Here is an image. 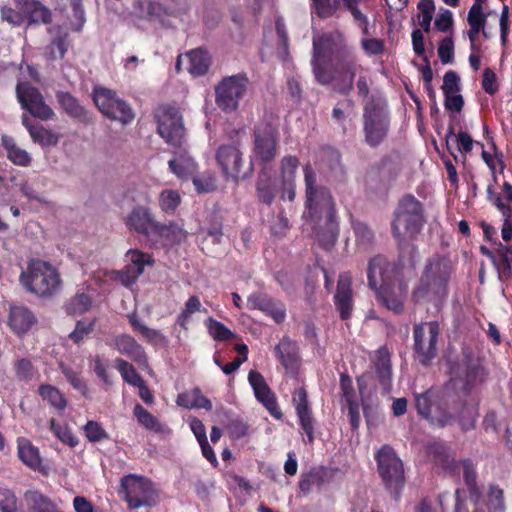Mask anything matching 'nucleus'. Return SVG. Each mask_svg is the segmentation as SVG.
<instances>
[{
	"mask_svg": "<svg viewBox=\"0 0 512 512\" xmlns=\"http://www.w3.org/2000/svg\"><path fill=\"white\" fill-rule=\"evenodd\" d=\"M16 93L22 108L27 110L33 117L43 121L54 117V111L45 103L38 89L30 86L28 83L20 82L16 87Z\"/></svg>",
	"mask_w": 512,
	"mask_h": 512,
	"instance_id": "nucleus-15",
	"label": "nucleus"
},
{
	"mask_svg": "<svg viewBox=\"0 0 512 512\" xmlns=\"http://www.w3.org/2000/svg\"><path fill=\"white\" fill-rule=\"evenodd\" d=\"M121 488L124 499L131 508L150 506L156 503L157 493L150 480L134 474L126 475L121 479Z\"/></svg>",
	"mask_w": 512,
	"mask_h": 512,
	"instance_id": "nucleus-11",
	"label": "nucleus"
},
{
	"mask_svg": "<svg viewBox=\"0 0 512 512\" xmlns=\"http://www.w3.org/2000/svg\"><path fill=\"white\" fill-rule=\"evenodd\" d=\"M352 229L357 245L363 249L369 247L373 241L374 234L367 224L358 220H353Z\"/></svg>",
	"mask_w": 512,
	"mask_h": 512,
	"instance_id": "nucleus-43",
	"label": "nucleus"
},
{
	"mask_svg": "<svg viewBox=\"0 0 512 512\" xmlns=\"http://www.w3.org/2000/svg\"><path fill=\"white\" fill-rule=\"evenodd\" d=\"M361 48L369 55H380L384 51V43L376 38H363L361 40Z\"/></svg>",
	"mask_w": 512,
	"mask_h": 512,
	"instance_id": "nucleus-59",
	"label": "nucleus"
},
{
	"mask_svg": "<svg viewBox=\"0 0 512 512\" xmlns=\"http://www.w3.org/2000/svg\"><path fill=\"white\" fill-rule=\"evenodd\" d=\"M58 100L65 111L76 118H80L84 115L83 107L78 101L69 93H59Z\"/></svg>",
	"mask_w": 512,
	"mask_h": 512,
	"instance_id": "nucleus-48",
	"label": "nucleus"
},
{
	"mask_svg": "<svg viewBox=\"0 0 512 512\" xmlns=\"http://www.w3.org/2000/svg\"><path fill=\"white\" fill-rule=\"evenodd\" d=\"M207 328L210 335L216 340L224 341L233 336V333L227 327L212 318L208 319Z\"/></svg>",
	"mask_w": 512,
	"mask_h": 512,
	"instance_id": "nucleus-52",
	"label": "nucleus"
},
{
	"mask_svg": "<svg viewBox=\"0 0 512 512\" xmlns=\"http://www.w3.org/2000/svg\"><path fill=\"white\" fill-rule=\"evenodd\" d=\"M84 432L88 440L91 442H98L107 438V433L96 421H88L84 426Z\"/></svg>",
	"mask_w": 512,
	"mask_h": 512,
	"instance_id": "nucleus-56",
	"label": "nucleus"
},
{
	"mask_svg": "<svg viewBox=\"0 0 512 512\" xmlns=\"http://www.w3.org/2000/svg\"><path fill=\"white\" fill-rule=\"evenodd\" d=\"M186 62L187 71L193 76H200L207 72L210 65V58L206 51L202 49H195L188 52L183 57L180 56L177 60V69L179 66Z\"/></svg>",
	"mask_w": 512,
	"mask_h": 512,
	"instance_id": "nucleus-29",
	"label": "nucleus"
},
{
	"mask_svg": "<svg viewBox=\"0 0 512 512\" xmlns=\"http://www.w3.org/2000/svg\"><path fill=\"white\" fill-rule=\"evenodd\" d=\"M277 152V129L270 123L259 124L254 132L251 163L266 165L274 160Z\"/></svg>",
	"mask_w": 512,
	"mask_h": 512,
	"instance_id": "nucleus-13",
	"label": "nucleus"
},
{
	"mask_svg": "<svg viewBox=\"0 0 512 512\" xmlns=\"http://www.w3.org/2000/svg\"><path fill=\"white\" fill-rule=\"evenodd\" d=\"M17 454L20 461L30 469L34 471L40 469L42 465L40 451L30 440L24 437L17 439Z\"/></svg>",
	"mask_w": 512,
	"mask_h": 512,
	"instance_id": "nucleus-31",
	"label": "nucleus"
},
{
	"mask_svg": "<svg viewBox=\"0 0 512 512\" xmlns=\"http://www.w3.org/2000/svg\"><path fill=\"white\" fill-rule=\"evenodd\" d=\"M376 377L385 392H389L392 383L390 354L385 347L379 348L373 357Z\"/></svg>",
	"mask_w": 512,
	"mask_h": 512,
	"instance_id": "nucleus-27",
	"label": "nucleus"
},
{
	"mask_svg": "<svg viewBox=\"0 0 512 512\" xmlns=\"http://www.w3.org/2000/svg\"><path fill=\"white\" fill-rule=\"evenodd\" d=\"M20 281L25 289L41 297L56 294L62 283L56 268L41 260L31 261L26 271L21 273Z\"/></svg>",
	"mask_w": 512,
	"mask_h": 512,
	"instance_id": "nucleus-4",
	"label": "nucleus"
},
{
	"mask_svg": "<svg viewBox=\"0 0 512 512\" xmlns=\"http://www.w3.org/2000/svg\"><path fill=\"white\" fill-rule=\"evenodd\" d=\"M166 9L158 2L151 0H135L126 16L129 24L138 29H150L163 23Z\"/></svg>",
	"mask_w": 512,
	"mask_h": 512,
	"instance_id": "nucleus-14",
	"label": "nucleus"
},
{
	"mask_svg": "<svg viewBox=\"0 0 512 512\" xmlns=\"http://www.w3.org/2000/svg\"><path fill=\"white\" fill-rule=\"evenodd\" d=\"M202 305L200 299L193 295L188 298L185 303L184 309L177 317V323L184 329H187V326L190 322L191 316L198 311H201Z\"/></svg>",
	"mask_w": 512,
	"mask_h": 512,
	"instance_id": "nucleus-44",
	"label": "nucleus"
},
{
	"mask_svg": "<svg viewBox=\"0 0 512 512\" xmlns=\"http://www.w3.org/2000/svg\"><path fill=\"white\" fill-rule=\"evenodd\" d=\"M273 300L268 297L266 294L262 293H252L247 298V307L249 309H258L262 312L266 313L269 309V305Z\"/></svg>",
	"mask_w": 512,
	"mask_h": 512,
	"instance_id": "nucleus-53",
	"label": "nucleus"
},
{
	"mask_svg": "<svg viewBox=\"0 0 512 512\" xmlns=\"http://www.w3.org/2000/svg\"><path fill=\"white\" fill-rule=\"evenodd\" d=\"M424 224L423 208L418 199L412 195L404 196L395 211L392 232L399 242L413 239Z\"/></svg>",
	"mask_w": 512,
	"mask_h": 512,
	"instance_id": "nucleus-5",
	"label": "nucleus"
},
{
	"mask_svg": "<svg viewBox=\"0 0 512 512\" xmlns=\"http://www.w3.org/2000/svg\"><path fill=\"white\" fill-rule=\"evenodd\" d=\"M38 392L42 399L47 401L54 408L64 410L66 407V400L56 387L51 385H42L39 387Z\"/></svg>",
	"mask_w": 512,
	"mask_h": 512,
	"instance_id": "nucleus-41",
	"label": "nucleus"
},
{
	"mask_svg": "<svg viewBox=\"0 0 512 512\" xmlns=\"http://www.w3.org/2000/svg\"><path fill=\"white\" fill-rule=\"evenodd\" d=\"M133 413L139 424L144 428L155 432L162 431V425L157 418L144 409L140 404L135 405Z\"/></svg>",
	"mask_w": 512,
	"mask_h": 512,
	"instance_id": "nucleus-42",
	"label": "nucleus"
},
{
	"mask_svg": "<svg viewBox=\"0 0 512 512\" xmlns=\"http://www.w3.org/2000/svg\"><path fill=\"white\" fill-rule=\"evenodd\" d=\"M114 363L115 368L119 371L121 377L126 383L137 387L138 385H141L142 382H144L135 368L126 360L117 358Z\"/></svg>",
	"mask_w": 512,
	"mask_h": 512,
	"instance_id": "nucleus-40",
	"label": "nucleus"
},
{
	"mask_svg": "<svg viewBox=\"0 0 512 512\" xmlns=\"http://www.w3.org/2000/svg\"><path fill=\"white\" fill-rule=\"evenodd\" d=\"M0 511L18 512L16 496L8 489H0Z\"/></svg>",
	"mask_w": 512,
	"mask_h": 512,
	"instance_id": "nucleus-54",
	"label": "nucleus"
},
{
	"mask_svg": "<svg viewBox=\"0 0 512 512\" xmlns=\"http://www.w3.org/2000/svg\"><path fill=\"white\" fill-rule=\"evenodd\" d=\"M216 159L227 179L238 182L247 176V173L243 171V153L237 145L220 146Z\"/></svg>",
	"mask_w": 512,
	"mask_h": 512,
	"instance_id": "nucleus-16",
	"label": "nucleus"
},
{
	"mask_svg": "<svg viewBox=\"0 0 512 512\" xmlns=\"http://www.w3.org/2000/svg\"><path fill=\"white\" fill-rule=\"evenodd\" d=\"M334 301L341 318L343 320L348 319L353 309L352 277L350 273L344 272L339 275Z\"/></svg>",
	"mask_w": 512,
	"mask_h": 512,
	"instance_id": "nucleus-24",
	"label": "nucleus"
},
{
	"mask_svg": "<svg viewBox=\"0 0 512 512\" xmlns=\"http://www.w3.org/2000/svg\"><path fill=\"white\" fill-rule=\"evenodd\" d=\"M312 8L320 18L332 17L338 10L339 2L336 0H311Z\"/></svg>",
	"mask_w": 512,
	"mask_h": 512,
	"instance_id": "nucleus-50",
	"label": "nucleus"
},
{
	"mask_svg": "<svg viewBox=\"0 0 512 512\" xmlns=\"http://www.w3.org/2000/svg\"><path fill=\"white\" fill-rule=\"evenodd\" d=\"M248 380L257 400L269 410L271 415L280 418L281 412L277 407L275 397L266 384L264 377L257 371H250Z\"/></svg>",
	"mask_w": 512,
	"mask_h": 512,
	"instance_id": "nucleus-23",
	"label": "nucleus"
},
{
	"mask_svg": "<svg viewBox=\"0 0 512 512\" xmlns=\"http://www.w3.org/2000/svg\"><path fill=\"white\" fill-rule=\"evenodd\" d=\"M305 181V225L324 248L334 245L338 235L335 204L328 188L317 183L310 164L304 166Z\"/></svg>",
	"mask_w": 512,
	"mask_h": 512,
	"instance_id": "nucleus-2",
	"label": "nucleus"
},
{
	"mask_svg": "<svg viewBox=\"0 0 512 512\" xmlns=\"http://www.w3.org/2000/svg\"><path fill=\"white\" fill-rule=\"evenodd\" d=\"M168 165L170 171L180 179L193 177L197 170L196 163L185 151L175 152Z\"/></svg>",
	"mask_w": 512,
	"mask_h": 512,
	"instance_id": "nucleus-32",
	"label": "nucleus"
},
{
	"mask_svg": "<svg viewBox=\"0 0 512 512\" xmlns=\"http://www.w3.org/2000/svg\"><path fill=\"white\" fill-rule=\"evenodd\" d=\"M114 347L119 353L129 357L136 362L139 366H147V356L140 344L127 334L118 335L114 339Z\"/></svg>",
	"mask_w": 512,
	"mask_h": 512,
	"instance_id": "nucleus-26",
	"label": "nucleus"
},
{
	"mask_svg": "<svg viewBox=\"0 0 512 512\" xmlns=\"http://www.w3.org/2000/svg\"><path fill=\"white\" fill-rule=\"evenodd\" d=\"M24 499L32 512H49V510L55 507L52 501L38 491H27Z\"/></svg>",
	"mask_w": 512,
	"mask_h": 512,
	"instance_id": "nucleus-37",
	"label": "nucleus"
},
{
	"mask_svg": "<svg viewBox=\"0 0 512 512\" xmlns=\"http://www.w3.org/2000/svg\"><path fill=\"white\" fill-rule=\"evenodd\" d=\"M378 471L386 487L394 494L395 498L404 485V469L402 461L394 450L385 445L376 454Z\"/></svg>",
	"mask_w": 512,
	"mask_h": 512,
	"instance_id": "nucleus-9",
	"label": "nucleus"
},
{
	"mask_svg": "<svg viewBox=\"0 0 512 512\" xmlns=\"http://www.w3.org/2000/svg\"><path fill=\"white\" fill-rule=\"evenodd\" d=\"M126 259L129 264L124 270L106 272L105 275L113 280L121 282L124 286L132 285L137 278L143 273L146 265H151L153 259L149 254L139 250H129L126 253Z\"/></svg>",
	"mask_w": 512,
	"mask_h": 512,
	"instance_id": "nucleus-17",
	"label": "nucleus"
},
{
	"mask_svg": "<svg viewBox=\"0 0 512 512\" xmlns=\"http://www.w3.org/2000/svg\"><path fill=\"white\" fill-rule=\"evenodd\" d=\"M1 145L6 151L7 158L13 164L21 167H27L31 164V155L25 149L20 148L13 137L2 135Z\"/></svg>",
	"mask_w": 512,
	"mask_h": 512,
	"instance_id": "nucleus-34",
	"label": "nucleus"
},
{
	"mask_svg": "<svg viewBox=\"0 0 512 512\" xmlns=\"http://www.w3.org/2000/svg\"><path fill=\"white\" fill-rule=\"evenodd\" d=\"M95 319H82L76 323L75 329L69 334V338L74 343L81 342L94 329Z\"/></svg>",
	"mask_w": 512,
	"mask_h": 512,
	"instance_id": "nucleus-49",
	"label": "nucleus"
},
{
	"mask_svg": "<svg viewBox=\"0 0 512 512\" xmlns=\"http://www.w3.org/2000/svg\"><path fill=\"white\" fill-rule=\"evenodd\" d=\"M177 404L187 409L202 408L205 410L212 409L211 401L202 395L201 391L196 388L190 392L181 393L177 397Z\"/></svg>",
	"mask_w": 512,
	"mask_h": 512,
	"instance_id": "nucleus-35",
	"label": "nucleus"
},
{
	"mask_svg": "<svg viewBox=\"0 0 512 512\" xmlns=\"http://www.w3.org/2000/svg\"><path fill=\"white\" fill-rule=\"evenodd\" d=\"M486 506L488 512H505L503 490L496 486H491L488 491Z\"/></svg>",
	"mask_w": 512,
	"mask_h": 512,
	"instance_id": "nucleus-46",
	"label": "nucleus"
},
{
	"mask_svg": "<svg viewBox=\"0 0 512 512\" xmlns=\"http://www.w3.org/2000/svg\"><path fill=\"white\" fill-rule=\"evenodd\" d=\"M159 135L172 146H181L185 140V128L178 109L161 106L156 110Z\"/></svg>",
	"mask_w": 512,
	"mask_h": 512,
	"instance_id": "nucleus-12",
	"label": "nucleus"
},
{
	"mask_svg": "<svg viewBox=\"0 0 512 512\" xmlns=\"http://www.w3.org/2000/svg\"><path fill=\"white\" fill-rule=\"evenodd\" d=\"M435 392L431 389L425 393L415 394V405L420 416L429 419L431 423L437 422L440 426L451 423L453 419H458L464 429L473 427L477 410L474 405H464L461 410L453 408L450 412L441 416L432 415V399Z\"/></svg>",
	"mask_w": 512,
	"mask_h": 512,
	"instance_id": "nucleus-6",
	"label": "nucleus"
},
{
	"mask_svg": "<svg viewBox=\"0 0 512 512\" xmlns=\"http://www.w3.org/2000/svg\"><path fill=\"white\" fill-rule=\"evenodd\" d=\"M35 315L26 307L13 305L9 309L8 326L19 337L26 335L36 324Z\"/></svg>",
	"mask_w": 512,
	"mask_h": 512,
	"instance_id": "nucleus-25",
	"label": "nucleus"
},
{
	"mask_svg": "<svg viewBox=\"0 0 512 512\" xmlns=\"http://www.w3.org/2000/svg\"><path fill=\"white\" fill-rule=\"evenodd\" d=\"M91 298L84 294H76L65 305L66 312L73 316H79L86 313L91 307Z\"/></svg>",
	"mask_w": 512,
	"mask_h": 512,
	"instance_id": "nucleus-39",
	"label": "nucleus"
},
{
	"mask_svg": "<svg viewBox=\"0 0 512 512\" xmlns=\"http://www.w3.org/2000/svg\"><path fill=\"white\" fill-rule=\"evenodd\" d=\"M15 372L20 379H31L34 375V367L30 360L21 358L14 364Z\"/></svg>",
	"mask_w": 512,
	"mask_h": 512,
	"instance_id": "nucleus-62",
	"label": "nucleus"
},
{
	"mask_svg": "<svg viewBox=\"0 0 512 512\" xmlns=\"http://www.w3.org/2000/svg\"><path fill=\"white\" fill-rule=\"evenodd\" d=\"M13 4L30 23H48L50 11L36 0H13Z\"/></svg>",
	"mask_w": 512,
	"mask_h": 512,
	"instance_id": "nucleus-28",
	"label": "nucleus"
},
{
	"mask_svg": "<svg viewBox=\"0 0 512 512\" xmlns=\"http://www.w3.org/2000/svg\"><path fill=\"white\" fill-rule=\"evenodd\" d=\"M276 355L287 371L293 372L299 362L298 346L289 339H283L275 347Z\"/></svg>",
	"mask_w": 512,
	"mask_h": 512,
	"instance_id": "nucleus-33",
	"label": "nucleus"
},
{
	"mask_svg": "<svg viewBox=\"0 0 512 512\" xmlns=\"http://www.w3.org/2000/svg\"><path fill=\"white\" fill-rule=\"evenodd\" d=\"M22 124L28 130L32 141L42 147L55 146L59 141L57 134L41 124H33L27 115L22 116Z\"/></svg>",
	"mask_w": 512,
	"mask_h": 512,
	"instance_id": "nucleus-30",
	"label": "nucleus"
},
{
	"mask_svg": "<svg viewBox=\"0 0 512 512\" xmlns=\"http://www.w3.org/2000/svg\"><path fill=\"white\" fill-rule=\"evenodd\" d=\"M438 56L443 64L452 62L454 56V43L451 37L444 38L438 46Z\"/></svg>",
	"mask_w": 512,
	"mask_h": 512,
	"instance_id": "nucleus-58",
	"label": "nucleus"
},
{
	"mask_svg": "<svg viewBox=\"0 0 512 512\" xmlns=\"http://www.w3.org/2000/svg\"><path fill=\"white\" fill-rule=\"evenodd\" d=\"M451 273V263L446 257L431 258L413 291L415 302L436 301L446 294L447 282Z\"/></svg>",
	"mask_w": 512,
	"mask_h": 512,
	"instance_id": "nucleus-3",
	"label": "nucleus"
},
{
	"mask_svg": "<svg viewBox=\"0 0 512 512\" xmlns=\"http://www.w3.org/2000/svg\"><path fill=\"white\" fill-rule=\"evenodd\" d=\"M299 161L295 156H286L281 160V180L282 182L295 181V173Z\"/></svg>",
	"mask_w": 512,
	"mask_h": 512,
	"instance_id": "nucleus-51",
	"label": "nucleus"
},
{
	"mask_svg": "<svg viewBox=\"0 0 512 512\" xmlns=\"http://www.w3.org/2000/svg\"><path fill=\"white\" fill-rule=\"evenodd\" d=\"M439 335V324L435 321L416 325L414 339L416 352L420 361L426 364L436 354V343Z\"/></svg>",
	"mask_w": 512,
	"mask_h": 512,
	"instance_id": "nucleus-18",
	"label": "nucleus"
},
{
	"mask_svg": "<svg viewBox=\"0 0 512 512\" xmlns=\"http://www.w3.org/2000/svg\"><path fill=\"white\" fill-rule=\"evenodd\" d=\"M92 367L98 378H100L104 384L110 385L112 383L108 373V365L99 355L93 357Z\"/></svg>",
	"mask_w": 512,
	"mask_h": 512,
	"instance_id": "nucleus-61",
	"label": "nucleus"
},
{
	"mask_svg": "<svg viewBox=\"0 0 512 512\" xmlns=\"http://www.w3.org/2000/svg\"><path fill=\"white\" fill-rule=\"evenodd\" d=\"M249 88V80L245 74H237L223 78L215 87V101L224 112L237 110L240 101Z\"/></svg>",
	"mask_w": 512,
	"mask_h": 512,
	"instance_id": "nucleus-8",
	"label": "nucleus"
},
{
	"mask_svg": "<svg viewBox=\"0 0 512 512\" xmlns=\"http://www.w3.org/2000/svg\"><path fill=\"white\" fill-rule=\"evenodd\" d=\"M368 285L372 290H377L383 286L393 284L397 279V269L389 263L386 257L376 255L368 262L367 267Z\"/></svg>",
	"mask_w": 512,
	"mask_h": 512,
	"instance_id": "nucleus-19",
	"label": "nucleus"
},
{
	"mask_svg": "<svg viewBox=\"0 0 512 512\" xmlns=\"http://www.w3.org/2000/svg\"><path fill=\"white\" fill-rule=\"evenodd\" d=\"M187 232L177 223L162 224L157 222L149 240L159 243L164 247H171L183 242Z\"/></svg>",
	"mask_w": 512,
	"mask_h": 512,
	"instance_id": "nucleus-22",
	"label": "nucleus"
},
{
	"mask_svg": "<svg viewBox=\"0 0 512 512\" xmlns=\"http://www.w3.org/2000/svg\"><path fill=\"white\" fill-rule=\"evenodd\" d=\"M313 71L321 84L336 81L335 89L347 93L352 89L355 72L361 69L351 48L340 32L324 34L313 40Z\"/></svg>",
	"mask_w": 512,
	"mask_h": 512,
	"instance_id": "nucleus-1",
	"label": "nucleus"
},
{
	"mask_svg": "<svg viewBox=\"0 0 512 512\" xmlns=\"http://www.w3.org/2000/svg\"><path fill=\"white\" fill-rule=\"evenodd\" d=\"M93 101L98 110L108 118L118 120L123 124H128L134 119L132 108L111 89L95 86Z\"/></svg>",
	"mask_w": 512,
	"mask_h": 512,
	"instance_id": "nucleus-10",
	"label": "nucleus"
},
{
	"mask_svg": "<svg viewBox=\"0 0 512 512\" xmlns=\"http://www.w3.org/2000/svg\"><path fill=\"white\" fill-rule=\"evenodd\" d=\"M389 115L386 103L380 99L366 103L363 114L365 142L376 147L386 138L389 131Z\"/></svg>",
	"mask_w": 512,
	"mask_h": 512,
	"instance_id": "nucleus-7",
	"label": "nucleus"
},
{
	"mask_svg": "<svg viewBox=\"0 0 512 512\" xmlns=\"http://www.w3.org/2000/svg\"><path fill=\"white\" fill-rule=\"evenodd\" d=\"M71 10L70 27L73 30L80 31L85 22V13L82 6V0H66Z\"/></svg>",
	"mask_w": 512,
	"mask_h": 512,
	"instance_id": "nucleus-45",
	"label": "nucleus"
},
{
	"mask_svg": "<svg viewBox=\"0 0 512 512\" xmlns=\"http://www.w3.org/2000/svg\"><path fill=\"white\" fill-rule=\"evenodd\" d=\"M50 430L62 443L70 447H75L78 444V439L71 430L67 426L57 423L54 419L50 420Z\"/></svg>",
	"mask_w": 512,
	"mask_h": 512,
	"instance_id": "nucleus-47",
	"label": "nucleus"
},
{
	"mask_svg": "<svg viewBox=\"0 0 512 512\" xmlns=\"http://www.w3.org/2000/svg\"><path fill=\"white\" fill-rule=\"evenodd\" d=\"M297 416L299 418L300 426H301L302 430L304 431V433L306 434V441L309 443H312L314 440V433H313L314 427H313V419H312L311 410L307 411V412L299 413V414H297Z\"/></svg>",
	"mask_w": 512,
	"mask_h": 512,
	"instance_id": "nucleus-60",
	"label": "nucleus"
},
{
	"mask_svg": "<svg viewBox=\"0 0 512 512\" xmlns=\"http://www.w3.org/2000/svg\"><path fill=\"white\" fill-rule=\"evenodd\" d=\"M1 18L13 26H20L24 22V16L19 9H13L7 5H1Z\"/></svg>",
	"mask_w": 512,
	"mask_h": 512,
	"instance_id": "nucleus-55",
	"label": "nucleus"
},
{
	"mask_svg": "<svg viewBox=\"0 0 512 512\" xmlns=\"http://www.w3.org/2000/svg\"><path fill=\"white\" fill-rule=\"evenodd\" d=\"M160 209L168 215L173 214L181 203V197L177 190L164 189L158 199Z\"/></svg>",
	"mask_w": 512,
	"mask_h": 512,
	"instance_id": "nucleus-38",
	"label": "nucleus"
},
{
	"mask_svg": "<svg viewBox=\"0 0 512 512\" xmlns=\"http://www.w3.org/2000/svg\"><path fill=\"white\" fill-rule=\"evenodd\" d=\"M158 221L155 220L150 209L144 205H138L132 209L125 219L126 226L143 234L148 239L150 238L153 228H155Z\"/></svg>",
	"mask_w": 512,
	"mask_h": 512,
	"instance_id": "nucleus-21",
	"label": "nucleus"
},
{
	"mask_svg": "<svg viewBox=\"0 0 512 512\" xmlns=\"http://www.w3.org/2000/svg\"><path fill=\"white\" fill-rule=\"evenodd\" d=\"M467 20L470 25L468 37L471 42V50L474 51L476 37L486 22V17L482 12V6L479 2L474 3L470 8Z\"/></svg>",
	"mask_w": 512,
	"mask_h": 512,
	"instance_id": "nucleus-36",
	"label": "nucleus"
},
{
	"mask_svg": "<svg viewBox=\"0 0 512 512\" xmlns=\"http://www.w3.org/2000/svg\"><path fill=\"white\" fill-rule=\"evenodd\" d=\"M378 300L389 310L399 313L403 308V302L407 295V285L398 278L393 284L383 286L375 290Z\"/></svg>",
	"mask_w": 512,
	"mask_h": 512,
	"instance_id": "nucleus-20",
	"label": "nucleus"
},
{
	"mask_svg": "<svg viewBox=\"0 0 512 512\" xmlns=\"http://www.w3.org/2000/svg\"><path fill=\"white\" fill-rule=\"evenodd\" d=\"M482 88L490 95H493L498 91L499 86L496 74L490 68H486L483 72Z\"/></svg>",
	"mask_w": 512,
	"mask_h": 512,
	"instance_id": "nucleus-63",
	"label": "nucleus"
},
{
	"mask_svg": "<svg viewBox=\"0 0 512 512\" xmlns=\"http://www.w3.org/2000/svg\"><path fill=\"white\" fill-rule=\"evenodd\" d=\"M257 192L259 199L266 203L271 204L274 199V192L271 188L268 180L263 179V175H260L258 183H257Z\"/></svg>",
	"mask_w": 512,
	"mask_h": 512,
	"instance_id": "nucleus-64",
	"label": "nucleus"
},
{
	"mask_svg": "<svg viewBox=\"0 0 512 512\" xmlns=\"http://www.w3.org/2000/svg\"><path fill=\"white\" fill-rule=\"evenodd\" d=\"M62 372L74 389L78 390L84 396L87 395V386L78 372L67 367H64Z\"/></svg>",
	"mask_w": 512,
	"mask_h": 512,
	"instance_id": "nucleus-57",
	"label": "nucleus"
}]
</instances>
